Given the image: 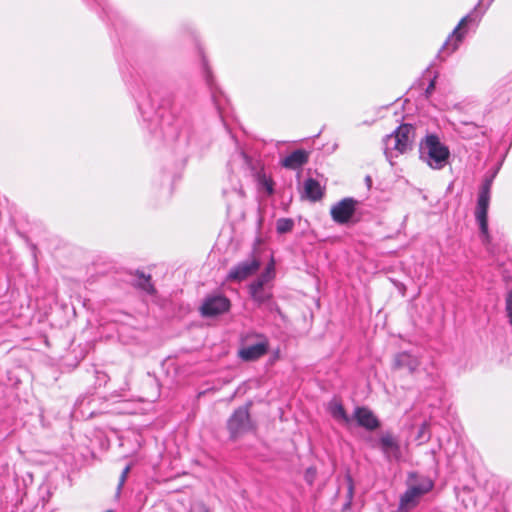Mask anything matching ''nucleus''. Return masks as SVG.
Segmentation results:
<instances>
[{"instance_id": "obj_1", "label": "nucleus", "mask_w": 512, "mask_h": 512, "mask_svg": "<svg viewBox=\"0 0 512 512\" xmlns=\"http://www.w3.org/2000/svg\"><path fill=\"white\" fill-rule=\"evenodd\" d=\"M274 277L275 262L271 259L260 276L249 285L250 295L255 302L264 304L271 299L272 293L269 284Z\"/></svg>"}, {"instance_id": "obj_2", "label": "nucleus", "mask_w": 512, "mask_h": 512, "mask_svg": "<svg viewBox=\"0 0 512 512\" xmlns=\"http://www.w3.org/2000/svg\"><path fill=\"white\" fill-rule=\"evenodd\" d=\"M433 482L424 478L417 484H410L408 489L400 497L397 512H409L414 509L420 502L423 495L431 491Z\"/></svg>"}, {"instance_id": "obj_3", "label": "nucleus", "mask_w": 512, "mask_h": 512, "mask_svg": "<svg viewBox=\"0 0 512 512\" xmlns=\"http://www.w3.org/2000/svg\"><path fill=\"white\" fill-rule=\"evenodd\" d=\"M421 148L427 150V155L430 160L429 165L434 169L442 168L447 162L450 152L449 149L443 145L436 135H428L421 143Z\"/></svg>"}, {"instance_id": "obj_4", "label": "nucleus", "mask_w": 512, "mask_h": 512, "mask_svg": "<svg viewBox=\"0 0 512 512\" xmlns=\"http://www.w3.org/2000/svg\"><path fill=\"white\" fill-rule=\"evenodd\" d=\"M491 180H486L482 185L475 210V218L480 226L481 233L489 239L488 231V208L490 203Z\"/></svg>"}, {"instance_id": "obj_5", "label": "nucleus", "mask_w": 512, "mask_h": 512, "mask_svg": "<svg viewBox=\"0 0 512 512\" xmlns=\"http://www.w3.org/2000/svg\"><path fill=\"white\" fill-rule=\"evenodd\" d=\"M415 138V128L411 124L404 123L400 125L394 134L388 135L386 138V146L393 141V149L400 154L405 153L412 147ZM388 150L389 147H386Z\"/></svg>"}, {"instance_id": "obj_6", "label": "nucleus", "mask_w": 512, "mask_h": 512, "mask_svg": "<svg viewBox=\"0 0 512 512\" xmlns=\"http://www.w3.org/2000/svg\"><path fill=\"white\" fill-rule=\"evenodd\" d=\"M227 427L230 432V436L234 439L250 431L252 429V423L248 407L244 406L236 409L229 418Z\"/></svg>"}, {"instance_id": "obj_7", "label": "nucleus", "mask_w": 512, "mask_h": 512, "mask_svg": "<svg viewBox=\"0 0 512 512\" xmlns=\"http://www.w3.org/2000/svg\"><path fill=\"white\" fill-rule=\"evenodd\" d=\"M260 268V260L251 257L234 266L228 273L227 279L230 281L241 282L252 276Z\"/></svg>"}, {"instance_id": "obj_8", "label": "nucleus", "mask_w": 512, "mask_h": 512, "mask_svg": "<svg viewBox=\"0 0 512 512\" xmlns=\"http://www.w3.org/2000/svg\"><path fill=\"white\" fill-rule=\"evenodd\" d=\"M230 301L222 295L210 296L205 299L201 306V313L204 316H215L228 311Z\"/></svg>"}, {"instance_id": "obj_9", "label": "nucleus", "mask_w": 512, "mask_h": 512, "mask_svg": "<svg viewBox=\"0 0 512 512\" xmlns=\"http://www.w3.org/2000/svg\"><path fill=\"white\" fill-rule=\"evenodd\" d=\"M268 351V340L263 336H258L255 344L243 346L238 354L244 361H254L265 355Z\"/></svg>"}, {"instance_id": "obj_10", "label": "nucleus", "mask_w": 512, "mask_h": 512, "mask_svg": "<svg viewBox=\"0 0 512 512\" xmlns=\"http://www.w3.org/2000/svg\"><path fill=\"white\" fill-rule=\"evenodd\" d=\"M356 201L346 198L340 201L331 210L333 219L338 223H346L352 217L355 211Z\"/></svg>"}, {"instance_id": "obj_11", "label": "nucleus", "mask_w": 512, "mask_h": 512, "mask_svg": "<svg viewBox=\"0 0 512 512\" xmlns=\"http://www.w3.org/2000/svg\"><path fill=\"white\" fill-rule=\"evenodd\" d=\"M354 419L358 425L367 430H375L379 427V421L373 412L366 407H357L354 410Z\"/></svg>"}, {"instance_id": "obj_12", "label": "nucleus", "mask_w": 512, "mask_h": 512, "mask_svg": "<svg viewBox=\"0 0 512 512\" xmlns=\"http://www.w3.org/2000/svg\"><path fill=\"white\" fill-rule=\"evenodd\" d=\"M467 23V17H464L460 20L456 28L453 30L451 35L447 38L443 45V49L447 50L449 53H453L456 51L459 47V44L462 42L464 38V33L460 30L462 27H464Z\"/></svg>"}, {"instance_id": "obj_13", "label": "nucleus", "mask_w": 512, "mask_h": 512, "mask_svg": "<svg viewBox=\"0 0 512 512\" xmlns=\"http://www.w3.org/2000/svg\"><path fill=\"white\" fill-rule=\"evenodd\" d=\"M308 160V153L303 149L293 151L291 154L281 160L283 167L288 169H298Z\"/></svg>"}, {"instance_id": "obj_14", "label": "nucleus", "mask_w": 512, "mask_h": 512, "mask_svg": "<svg viewBox=\"0 0 512 512\" xmlns=\"http://www.w3.org/2000/svg\"><path fill=\"white\" fill-rule=\"evenodd\" d=\"M327 410L331 416L339 423L348 425L351 421L340 400L334 399L327 405Z\"/></svg>"}, {"instance_id": "obj_15", "label": "nucleus", "mask_w": 512, "mask_h": 512, "mask_svg": "<svg viewBox=\"0 0 512 512\" xmlns=\"http://www.w3.org/2000/svg\"><path fill=\"white\" fill-rule=\"evenodd\" d=\"M380 445L385 454L388 456L393 455L398 457L400 453V447L396 439L390 433L384 434L380 438Z\"/></svg>"}, {"instance_id": "obj_16", "label": "nucleus", "mask_w": 512, "mask_h": 512, "mask_svg": "<svg viewBox=\"0 0 512 512\" xmlns=\"http://www.w3.org/2000/svg\"><path fill=\"white\" fill-rule=\"evenodd\" d=\"M303 197L311 201H317L320 199V185L316 180L307 179L304 182Z\"/></svg>"}, {"instance_id": "obj_17", "label": "nucleus", "mask_w": 512, "mask_h": 512, "mask_svg": "<svg viewBox=\"0 0 512 512\" xmlns=\"http://www.w3.org/2000/svg\"><path fill=\"white\" fill-rule=\"evenodd\" d=\"M415 439L419 445H423L430 441L431 431H430V425L427 421L423 422L420 425Z\"/></svg>"}, {"instance_id": "obj_18", "label": "nucleus", "mask_w": 512, "mask_h": 512, "mask_svg": "<svg viewBox=\"0 0 512 512\" xmlns=\"http://www.w3.org/2000/svg\"><path fill=\"white\" fill-rule=\"evenodd\" d=\"M135 285L149 294H153L155 292L154 286L151 283L150 276H146L144 274L137 275Z\"/></svg>"}, {"instance_id": "obj_19", "label": "nucleus", "mask_w": 512, "mask_h": 512, "mask_svg": "<svg viewBox=\"0 0 512 512\" xmlns=\"http://www.w3.org/2000/svg\"><path fill=\"white\" fill-rule=\"evenodd\" d=\"M294 226V222L290 218H280L276 222L277 232L280 234H284L290 232Z\"/></svg>"}, {"instance_id": "obj_20", "label": "nucleus", "mask_w": 512, "mask_h": 512, "mask_svg": "<svg viewBox=\"0 0 512 512\" xmlns=\"http://www.w3.org/2000/svg\"><path fill=\"white\" fill-rule=\"evenodd\" d=\"M304 478L308 484H312L317 478V469L315 467L308 468Z\"/></svg>"}, {"instance_id": "obj_21", "label": "nucleus", "mask_w": 512, "mask_h": 512, "mask_svg": "<svg viewBox=\"0 0 512 512\" xmlns=\"http://www.w3.org/2000/svg\"><path fill=\"white\" fill-rule=\"evenodd\" d=\"M237 159L241 162L243 166H245L247 169H252V160L243 152L240 151L237 154Z\"/></svg>"}, {"instance_id": "obj_22", "label": "nucleus", "mask_w": 512, "mask_h": 512, "mask_svg": "<svg viewBox=\"0 0 512 512\" xmlns=\"http://www.w3.org/2000/svg\"><path fill=\"white\" fill-rule=\"evenodd\" d=\"M259 183L267 190L268 194L273 193L272 181L265 175L259 176Z\"/></svg>"}, {"instance_id": "obj_23", "label": "nucleus", "mask_w": 512, "mask_h": 512, "mask_svg": "<svg viewBox=\"0 0 512 512\" xmlns=\"http://www.w3.org/2000/svg\"><path fill=\"white\" fill-rule=\"evenodd\" d=\"M130 470H131V465H127L123 469V471L121 473V476H120V479H119L118 490H121V488L123 487V485H124V483H125V481L127 479V476L129 474Z\"/></svg>"}, {"instance_id": "obj_24", "label": "nucleus", "mask_w": 512, "mask_h": 512, "mask_svg": "<svg viewBox=\"0 0 512 512\" xmlns=\"http://www.w3.org/2000/svg\"><path fill=\"white\" fill-rule=\"evenodd\" d=\"M437 75H434L433 78L430 80L428 87L425 90V96L426 98H429L435 89V83H436Z\"/></svg>"}, {"instance_id": "obj_25", "label": "nucleus", "mask_w": 512, "mask_h": 512, "mask_svg": "<svg viewBox=\"0 0 512 512\" xmlns=\"http://www.w3.org/2000/svg\"><path fill=\"white\" fill-rule=\"evenodd\" d=\"M236 196H238L240 199H243L245 197V192L244 190L242 189L241 186L239 187H234L233 188V191H232Z\"/></svg>"}, {"instance_id": "obj_26", "label": "nucleus", "mask_w": 512, "mask_h": 512, "mask_svg": "<svg viewBox=\"0 0 512 512\" xmlns=\"http://www.w3.org/2000/svg\"><path fill=\"white\" fill-rule=\"evenodd\" d=\"M352 493H353V487H352V484H350L349 491H348L350 500L348 501V503L345 504V508L349 507L351 504Z\"/></svg>"}, {"instance_id": "obj_27", "label": "nucleus", "mask_w": 512, "mask_h": 512, "mask_svg": "<svg viewBox=\"0 0 512 512\" xmlns=\"http://www.w3.org/2000/svg\"><path fill=\"white\" fill-rule=\"evenodd\" d=\"M224 194H225L226 196H228V195L230 194V192H229L228 190H226V189H225V190H224Z\"/></svg>"}, {"instance_id": "obj_28", "label": "nucleus", "mask_w": 512, "mask_h": 512, "mask_svg": "<svg viewBox=\"0 0 512 512\" xmlns=\"http://www.w3.org/2000/svg\"><path fill=\"white\" fill-rule=\"evenodd\" d=\"M201 512H208L206 508H202Z\"/></svg>"}, {"instance_id": "obj_29", "label": "nucleus", "mask_w": 512, "mask_h": 512, "mask_svg": "<svg viewBox=\"0 0 512 512\" xmlns=\"http://www.w3.org/2000/svg\"><path fill=\"white\" fill-rule=\"evenodd\" d=\"M415 477H416V476H415L414 474H411V475H410V479H413V478H415Z\"/></svg>"}, {"instance_id": "obj_30", "label": "nucleus", "mask_w": 512, "mask_h": 512, "mask_svg": "<svg viewBox=\"0 0 512 512\" xmlns=\"http://www.w3.org/2000/svg\"><path fill=\"white\" fill-rule=\"evenodd\" d=\"M106 512H111V511H106Z\"/></svg>"}]
</instances>
